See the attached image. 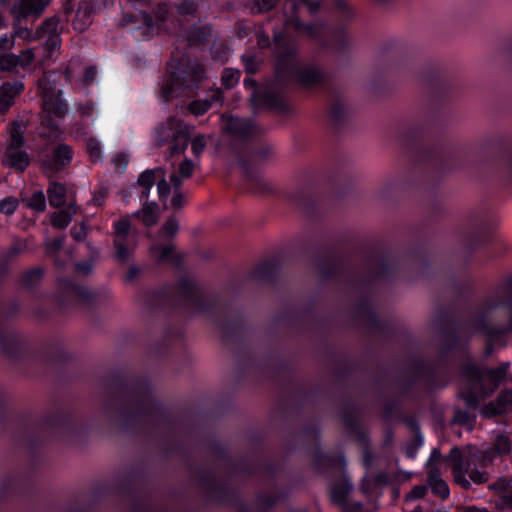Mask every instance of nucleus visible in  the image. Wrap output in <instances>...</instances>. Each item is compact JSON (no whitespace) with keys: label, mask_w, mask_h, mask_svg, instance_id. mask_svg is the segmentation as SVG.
<instances>
[{"label":"nucleus","mask_w":512,"mask_h":512,"mask_svg":"<svg viewBox=\"0 0 512 512\" xmlns=\"http://www.w3.org/2000/svg\"><path fill=\"white\" fill-rule=\"evenodd\" d=\"M420 83L428 87L430 101L424 120L420 119L418 108V217L420 212H425L431 219L438 220L444 213L443 179L453 172L470 171V154L455 144L447 132L452 96V84L447 75L438 66L424 70L418 63V85ZM425 264L418 240V275Z\"/></svg>","instance_id":"nucleus-1"},{"label":"nucleus","mask_w":512,"mask_h":512,"mask_svg":"<svg viewBox=\"0 0 512 512\" xmlns=\"http://www.w3.org/2000/svg\"><path fill=\"white\" fill-rule=\"evenodd\" d=\"M435 332V354L425 361L418 350V383L423 381L430 392L446 387L453 376L456 354L465 355L467 361L461 365L460 373L469 383L480 387L484 397H490L505 381L509 362L497 367L482 369L469 353L471 333L466 323L450 313L448 306L436 308L432 320Z\"/></svg>","instance_id":"nucleus-2"},{"label":"nucleus","mask_w":512,"mask_h":512,"mask_svg":"<svg viewBox=\"0 0 512 512\" xmlns=\"http://www.w3.org/2000/svg\"><path fill=\"white\" fill-rule=\"evenodd\" d=\"M277 77L285 83L299 84L305 88L321 85L325 72L316 65H302L298 59L296 42L283 33L274 34Z\"/></svg>","instance_id":"nucleus-3"},{"label":"nucleus","mask_w":512,"mask_h":512,"mask_svg":"<svg viewBox=\"0 0 512 512\" xmlns=\"http://www.w3.org/2000/svg\"><path fill=\"white\" fill-rule=\"evenodd\" d=\"M204 78L203 66L196 60L183 56L165 79L162 96L167 101L173 97L188 96L198 89Z\"/></svg>","instance_id":"nucleus-4"},{"label":"nucleus","mask_w":512,"mask_h":512,"mask_svg":"<svg viewBox=\"0 0 512 512\" xmlns=\"http://www.w3.org/2000/svg\"><path fill=\"white\" fill-rule=\"evenodd\" d=\"M42 95L43 110L40 114L41 126L49 129V133H41L45 138H56L60 134L56 119H62L68 112L67 103L61 98L62 91L56 90L45 73L37 82Z\"/></svg>","instance_id":"nucleus-5"},{"label":"nucleus","mask_w":512,"mask_h":512,"mask_svg":"<svg viewBox=\"0 0 512 512\" xmlns=\"http://www.w3.org/2000/svg\"><path fill=\"white\" fill-rule=\"evenodd\" d=\"M446 461L452 467L455 482L463 489L470 488V480L478 485L488 481L489 475L485 464L483 462L478 464L474 457L465 455L457 446L450 450Z\"/></svg>","instance_id":"nucleus-6"},{"label":"nucleus","mask_w":512,"mask_h":512,"mask_svg":"<svg viewBox=\"0 0 512 512\" xmlns=\"http://www.w3.org/2000/svg\"><path fill=\"white\" fill-rule=\"evenodd\" d=\"M468 165L470 171H466L467 173L485 181L497 182L502 187H512V149L498 160L485 159L474 162L470 155Z\"/></svg>","instance_id":"nucleus-7"},{"label":"nucleus","mask_w":512,"mask_h":512,"mask_svg":"<svg viewBox=\"0 0 512 512\" xmlns=\"http://www.w3.org/2000/svg\"><path fill=\"white\" fill-rule=\"evenodd\" d=\"M493 228L494 219L491 214L478 213L471 216L462 237L463 246L470 256L478 250L489 249L494 245Z\"/></svg>","instance_id":"nucleus-8"},{"label":"nucleus","mask_w":512,"mask_h":512,"mask_svg":"<svg viewBox=\"0 0 512 512\" xmlns=\"http://www.w3.org/2000/svg\"><path fill=\"white\" fill-rule=\"evenodd\" d=\"M191 137V127L176 117H169L155 129V145L169 144L171 156L185 152Z\"/></svg>","instance_id":"nucleus-9"},{"label":"nucleus","mask_w":512,"mask_h":512,"mask_svg":"<svg viewBox=\"0 0 512 512\" xmlns=\"http://www.w3.org/2000/svg\"><path fill=\"white\" fill-rule=\"evenodd\" d=\"M300 7H306L310 14H314L319 9V2L312 0H287L283 8L285 30L292 29L300 36L319 40L323 35V25L319 23L303 24L298 18Z\"/></svg>","instance_id":"nucleus-10"},{"label":"nucleus","mask_w":512,"mask_h":512,"mask_svg":"<svg viewBox=\"0 0 512 512\" xmlns=\"http://www.w3.org/2000/svg\"><path fill=\"white\" fill-rule=\"evenodd\" d=\"M159 408L147 392L135 393L132 399L117 412L119 425L128 427L144 422L158 412Z\"/></svg>","instance_id":"nucleus-11"},{"label":"nucleus","mask_w":512,"mask_h":512,"mask_svg":"<svg viewBox=\"0 0 512 512\" xmlns=\"http://www.w3.org/2000/svg\"><path fill=\"white\" fill-rule=\"evenodd\" d=\"M175 297L197 312H207L215 302L213 295L206 294L197 281L190 276L179 279L174 289Z\"/></svg>","instance_id":"nucleus-12"},{"label":"nucleus","mask_w":512,"mask_h":512,"mask_svg":"<svg viewBox=\"0 0 512 512\" xmlns=\"http://www.w3.org/2000/svg\"><path fill=\"white\" fill-rule=\"evenodd\" d=\"M130 233L131 221L129 215L120 218L114 223L113 245L115 247V258L121 263L129 260L135 246Z\"/></svg>","instance_id":"nucleus-13"},{"label":"nucleus","mask_w":512,"mask_h":512,"mask_svg":"<svg viewBox=\"0 0 512 512\" xmlns=\"http://www.w3.org/2000/svg\"><path fill=\"white\" fill-rule=\"evenodd\" d=\"M73 154L74 151L70 145L65 143L56 145L51 155L46 156L41 162L43 173L49 179L56 177L59 172L66 169L71 164Z\"/></svg>","instance_id":"nucleus-14"},{"label":"nucleus","mask_w":512,"mask_h":512,"mask_svg":"<svg viewBox=\"0 0 512 512\" xmlns=\"http://www.w3.org/2000/svg\"><path fill=\"white\" fill-rule=\"evenodd\" d=\"M63 28L60 26V19L58 16H52L42 22V24L36 29L34 38L39 40L46 37L44 49L47 52V56L60 48L61 46V32Z\"/></svg>","instance_id":"nucleus-15"},{"label":"nucleus","mask_w":512,"mask_h":512,"mask_svg":"<svg viewBox=\"0 0 512 512\" xmlns=\"http://www.w3.org/2000/svg\"><path fill=\"white\" fill-rule=\"evenodd\" d=\"M277 72V65L275 66ZM290 86L289 83L279 81L277 74L275 80L258 95L259 103L267 108L284 111L287 108L282 91L285 87Z\"/></svg>","instance_id":"nucleus-16"},{"label":"nucleus","mask_w":512,"mask_h":512,"mask_svg":"<svg viewBox=\"0 0 512 512\" xmlns=\"http://www.w3.org/2000/svg\"><path fill=\"white\" fill-rule=\"evenodd\" d=\"M58 285L61 294L66 299H71L78 304L92 305L96 300V294L90 291L88 288L79 286L69 279L61 278L58 280Z\"/></svg>","instance_id":"nucleus-17"},{"label":"nucleus","mask_w":512,"mask_h":512,"mask_svg":"<svg viewBox=\"0 0 512 512\" xmlns=\"http://www.w3.org/2000/svg\"><path fill=\"white\" fill-rule=\"evenodd\" d=\"M52 0H19L11 9L12 14H18V18L38 19L50 5Z\"/></svg>","instance_id":"nucleus-18"},{"label":"nucleus","mask_w":512,"mask_h":512,"mask_svg":"<svg viewBox=\"0 0 512 512\" xmlns=\"http://www.w3.org/2000/svg\"><path fill=\"white\" fill-rule=\"evenodd\" d=\"M223 129L236 139L246 140L257 133V128L249 119L230 117Z\"/></svg>","instance_id":"nucleus-19"},{"label":"nucleus","mask_w":512,"mask_h":512,"mask_svg":"<svg viewBox=\"0 0 512 512\" xmlns=\"http://www.w3.org/2000/svg\"><path fill=\"white\" fill-rule=\"evenodd\" d=\"M24 90V83L19 80L4 82L0 87V113H6L14 104L15 98Z\"/></svg>","instance_id":"nucleus-20"},{"label":"nucleus","mask_w":512,"mask_h":512,"mask_svg":"<svg viewBox=\"0 0 512 512\" xmlns=\"http://www.w3.org/2000/svg\"><path fill=\"white\" fill-rule=\"evenodd\" d=\"M512 404V392L506 390L501 392L495 400L487 403L482 409V415L485 418H494L502 416L507 412Z\"/></svg>","instance_id":"nucleus-21"},{"label":"nucleus","mask_w":512,"mask_h":512,"mask_svg":"<svg viewBox=\"0 0 512 512\" xmlns=\"http://www.w3.org/2000/svg\"><path fill=\"white\" fill-rule=\"evenodd\" d=\"M142 201V208L130 217L139 218L145 227H152L156 225L160 219V208L156 202H149L147 200Z\"/></svg>","instance_id":"nucleus-22"},{"label":"nucleus","mask_w":512,"mask_h":512,"mask_svg":"<svg viewBox=\"0 0 512 512\" xmlns=\"http://www.w3.org/2000/svg\"><path fill=\"white\" fill-rule=\"evenodd\" d=\"M93 6L90 1L83 0L79 3L75 19L72 22L74 30L85 31L92 23Z\"/></svg>","instance_id":"nucleus-23"},{"label":"nucleus","mask_w":512,"mask_h":512,"mask_svg":"<svg viewBox=\"0 0 512 512\" xmlns=\"http://www.w3.org/2000/svg\"><path fill=\"white\" fill-rule=\"evenodd\" d=\"M427 483L434 496L443 500L449 497V486L447 482L441 477L438 468H432L429 470Z\"/></svg>","instance_id":"nucleus-24"},{"label":"nucleus","mask_w":512,"mask_h":512,"mask_svg":"<svg viewBox=\"0 0 512 512\" xmlns=\"http://www.w3.org/2000/svg\"><path fill=\"white\" fill-rule=\"evenodd\" d=\"M397 144L404 154L408 156L413 155L416 146V134L413 124L400 127L397 135Z\"/></svg>","instance_id":"nucleus-25"},{"label":"nucleus","mask_w":512,"mask_h":512,"mask_svg":"<svg viewBox=\"0 0 512 512\" xmlns=\"http://www.w3.org/2000/svg\"><path fill=\"white\" fill-rule=\"evenodd\" d=\"M3 164L22 173L30 164V157L23 149L5 151Z\"/></svg>","instance_id":"nucleus-26"},{"label":"nucleus","mask_w":512,"mask_h":512,"mask_svg":"<svg viewBox=\"0 0 512 512\" xmlns=\"http://www.w3.org/2000/svg\"><path fill=\"white\" fill-rule=\"evenodd\" d=\"M162 171L161 168L148 169L139 175L136 184L142 189L140 192V200L148 199L150 190L154 184L158 182Z\"/></svg>","instance_id":"nucleus-27"},{"label":"nucleus","mask_w":512,"mask_h":512,"mask_svg":"<svg viewBox=\"0 0 512 512\" xmlns=\"http://www.w3.org/2000/svg\"><path fill=\"white\" fill-rule=\"evenodd\" d=\"M468 385L459 393V397L465 402L467 408L476 409L479 407L482 395L480 387L474 383L467 382Z\"/></svg>","instance_id":"nucleus-28"},{"label":"nucleus","mask_w":512,"mask_h":512,"mask_svg":"<svg viewBox=\"0 0 512 512\" xmlns=\"http://www.w3.org/2000/svg\"><path fill=\"white\" fill-rule=\"evenodd\" d=\"M49 204L54 208L63 206L66 202V187L64 184L51 181L47 188Z\"/></svg>","instance_id":"nucleus-29"},{"label":"nucleus","mask_w":512,"mask_h":512,"mask_svg":"<svg viewBox=\"0 0 512 512\" xmlns=\"http://www.w3.org/2000/svg\"><path fill=\"white\" fill-rule=\"evenodd\" d=\"M44 273V268L39 266L24 271L20 276V285L27 290H32L40 284Z\"/></svg>","instance_id":"nucleus-30"},{"label":"nucleus","mask_w":512,"mask_h":512,"mask_svg":"<svg viewBox=\"0 0 512 512\" xmlns=\"http://www.w3.org/2000/svg\"><path fill=\"white\" fill-rule=\"evenodd\" d=\"M78 207L74 203H70L66 209L54 212L51 216V224L55 228L65 229L77 213Z\"/></svg>","instance_id":"nucleus-31"},{"label":"nucleus","mask_w":512,"mask_h":512,"mask_svg":"<svg viewBox=\"0 0 512 512\" xmlns=\"http://www.w3.org/2000/svg\"><path fill=\"white\" fill-rule=\"evenodd\" d=\"M352 489L353 486L348 479H341L334 483L331 489V497L333 502L337 505L344 504Z\"/></svg>","instance_id":"nucleus-32"},{"label":"nucleus","mask_w":512,"mask_h":512,"mask_svg":"<svg viewBox=\"0 0 512 512\" xmlns=\"http://www.w3.org/2000/svg\"><path fill=\"white\" fill-rule=\"evenodd\" d=\"M241 166L246 173L247 178L252 184L251 190L255 193H267L271 191V185L265 181L260 175L253 174L248 171V163L246 161L241 162Z\"/></svg>","instance_id":"nucleus-33"},{"label":"nucleus","mask_w":512,"mask_h":512,"mask_svg":"<svg viewBox=\"0 0 512 512\" xmlns=\"http://www.w3.org/2000/svg\"><path fill=\"white\" fill-rule=\"evenodd\" d=\"M480 334L486 337L485 341L494 343V344H502L505 342V334L506 330L497 325L490 324L485 329H483Z\"/></svg>","instance_id":"nucleus-34"},{"label":"nucleus","mask_w":512,"mask_h":512,"mask_svg":"<svg viewBox=\"0 0 512 512\" xmlns=\"http://www.w3.org/2000/svg\"><path fill=\"white\" fill-rule=\"evenodd\" d=\"M211 34V29L208 26L194 27L188 35L187 40L190 45H200L205 43Z\"/></svg>","instance_id":"nucleus-35"},{"label":"nucleus","mask_w":512,"mask_h":512,"mask_svg":"<svg viewBox=\"0 0 512 512\" xmlns=\"http://www.w3.org/2000/svg\"><path fill=\"white\" fill-rule=\"evenodd\" d=\"M175 251V245H161L155 244L151 246L150 253L151 256L158 262L168 260L172 257L173 252Z\"/></svg>","instance_id":"nucleus-36"},{"label":"nucleus","mask_w":512,"mask_h":512,"mask_svg":"<svg viewBox=\"0 0 512 512\" xmlns=\"http://www.w3.org/2000/svg\"><path fill=\"white\" fill-rule=\"evenodd\" d=\"M179 231V222L175 216H170L163 223L162 227L159 230L160 237L164 238H174Z\"/></svg>","instance_id":"nucleus-37"},{"label":"nucleus","mask_w":512,"mask_h":512,"mask_svg":"<svg viewBox=\"0 0 512 512\" xmlns=\"http://www.w3.org/2000/svg\"><path fill=\"white\" fill-rule=\"evenodd\" d=\"M348 115V109L346 105L340 101L335 100L330 107V116L335 124L342 123Z\"/></svg>","instance_id":"nucleus-38"},{"label":"nucleus","mask_w":512,"mask_h":512,"mask_svg":"<svg viewBox=\"0 0 512 512\" xmlns=\"http://www.w3.org/2000/svg\"><path fill=\"white\" fill-rule=\"evenodd\" d=\"M13 15L15 16V21L13 24V36L19 37V38H22L25 40H29V41L36 40L34 38L35 32H32V30L29 28L21 26V20L23 18H18V14H13Z\"/></svg>","instance_id":"nucleus-39"},{"label":"nucleus","mask_w":512,"mask_h":512,"mask_svg":"<svg viewBox=\"0 0 512 512\" xmlns=\"http://www.w3.org/2000/svg\"><path fill=\"white\" fill-rule=\"evenodd\" d=\"M27 206L36 212H43L46 208V198L43 191H35L31 195Z\"/></svg>","instance_id":"nucleus-40"},{"label":"nucleus","mask_w":512,"mask_h":512,"mask_svg":"<svg viewBox=\"0 0 512 512\" xmlns=\"http://www.w3.org/2000/svg\"><path fill=\"white\" fill-rule=\"evenodd\" d=\"M16 342V336L13 333L0 331V347L6 354L13 353Z\"/></svg>","instance_id":"nucleus-41"},{"label":"nucleus","mask_w":512,"mask_h":512,"mask_svg":"<svg viewBox=\"0 0 512 512\" xmlns=\"http://www.w3.org/2000/svg\"><path fill=\"white\" fill-rule=\"evenodd\" d=\"M19 65L18 56L11 53L0 55V70L1 71H13Z\"/></svg>","instance_id":"nucleus-42"},{"label":"nucleus","mask_w":512,"mask_h":512,"mask_svg":"<svg viewBox=\"0 0 512 512\" xmlns=\"http://www.w3.org/2000/svg\"><path fill=\"white\" fill-rule=\"evenodd\" d=\"M240 71L232 68H226L223 71L221 81L226 88H232L239 80Z\"/></svg>","instance_id":"nucleus-43"},{"label":"nucleus","mask_w":512,"mask_h":512,"mask_svg":"<svg viewBox=\"0 0 512 512\" xmlns=\"http://www.w3.org/2000/svg\"><path fill=\"white\" fill-rule=\"evenodd\" d=\"M272 155L273 150L270 146L260 147L253 151L250 156V161L254 164H259L268 160Z\"/></svg>","instance_id":"nucleus-44"},{"label":"nucleus","mask_w":512,"mask_h":512,"mask_svg":"<svg viewBox=\"0 0 512 512\" xmlns=\"http://www.w3.org/2000/svg\"><path fill=\"white\" fill-rule=\"evenodd\" d=\"M352 43V38L345 31L336 33L333 37V46L336 50L342 51L348 48Z\"/></svg>","instance_id":"nucleus-45"},{"label":"nucleus","mask_w":512,"mask_h":512,"mask_svg":"<svg viewBox=\"0 0 512 512\" xmlns=\"http://www.w3.org/2000/svg\"><path fill=\"white\" fill-rule=\"evenodd\" d=\"M24 145V137L22 133L14 129L11 132L9 143L5 149V151H16L18 149H22Z\"/></svg>","instance_id":"nucleus-46"},{"label":"nucleus","mask_w":512,"mask_h":512,"mask_svg":"<svg viewBox=\"0 0 512 512\" xmlns=\"http://www.w3.org/2000/svg\"><path fill=\"white\" fill-rule=\"evenodd\" d=\"M157 189L160 201L163 202V207L166 209V199L170 193V184L165 179V173L162 171V174L159 177L157 182Z\"/></svg>","instance_id":"nucleus-47"},{"label":"nucleus","mask_w":512,"mask_h":512,"mask_svg":"<svg viewBox=\"0 0 512 512\" xmlns=\"http://www.w3.org/2000/svg\"><path fill=\"white\" fill-rule=\"evenodd\" d=\"M508 306H512V293L509 292V296L497 301L487 300L485 302V309L488 313L494 311L500 307L507 308Z\"/></svg>","instance_id":"nucleus-48"},{"label":"nucleus","mask_w":512,"mask_h":512,"mask_svg":"<svg viewBox=\"0 0 512 512\" xmlns=\"http://www.w3.org/2000/svg\"><path fill=\"white\" fill-rule=\"evenodd\" d=\"M474 331L480 333L483 329H485L488 325L491 324L489 320V313L487 311H480L474 318Z\"/></svg>","instance_id":"nucleus-49"},{"label":"nucleus","mask_w":512,"mask_h":512,"mask_svg":"<svg viewBox=\"0 0 512 512\" xmlns=\"http://www.w3.org/2000/svg\"><path fill=\"white\" fill-rule=\"evenodd\" d=\"M496 505L502 510H512V489L503 490L498 496Z\"/></svg>","instance_id":"nucleus-50"},{"label":"nucleus","mask_w":512,"mask_h":512,"mask_svg":"<svg viewBox=\"0 0 512 512\" xmlns=\"http://www.w3.org/2000/svg\"><path fill=\"white\" fill-rule=\"evenodd\" d=\"M87 152L90 156L91 161H93V162L99 161L101 159L100 143L94 138L88 139Z\"/></svg>","instance_id":"nucleus-51"},{"label":"nucleus","mask_w":512,"mask_h":512,"mask_svg":"<svg viewBox=\"0 0 512 512\" xmlns=\"http://www.w3.org/2000/svg\"><path fill=\"white\" fill-rule=\"evenodd\" d=\"M18 207V200L14 197H7L0 201V212L12 215Z\"/></svg>","instance_id":"nucleus-52"},{"label":"nucleus","mask_w":512,"mask_h":512,"mask_svg":"<svg viewBox=\"0 0 512 512\" xmlns=\"http://www.w3.org/2000/svg\"><path fill=\"white\" fill-rule=\"evenodd\" d=\"M279 0H255L251 6V12L262 13L272 9Z\"/></svg>","instance_id":"nucleus-53"},{"label":"nucleus","mask_w":512,"mask_h":512,"mask_svg":"<svg viewBox=\"0 0 512 512\" xmlns=\"http://www.w3.org/2000/svg\"><path fill=\"white\" fill-rule=\"evenodd\" d=\"M211 106L209 105V101L205 100H195L189 104V111L194 115H202L207 112Z\"/></svg>","instance_id":"nucleus-54"},{"label":"nucleus","mask_w":512,"mask_h":512,"mask_svg":"<svg viewBox=\"0 0 512 512\" xmlns=\"http://www.w3.org/2000/svg\"><path fill=\"white\" fill-rule=\"evenodd\" d=\"M179 14L181 15H194L197 6L193 0H180L177 5Z\"/></svg>","instance_id":"nucleus-55"},{"label":"nucleus","mask_w":512,"mask_h":512,"mask_svg":"<svg viewBox=\"0 0 512 512\" xmlns=\"http://www.w3.org/2000/svg\"><path fill=\"white\" fill-rule=\"evenodd\" d=\"M206 138L204 135H198L192 139L191 148L193 151V154L197 157L200 156V154L204 151L206 147Z\"/></svg>","instance_id":"nucleus-56"},{"label":"nucleus","mask_w":512,"mask_h":512,"mask_svg":"<svg viewBox=\"0 0 512 512\" xmlns=\"http://www.w3.org/2000/svg\"><path fill=\"white\" fill-rule=\"evenodd\" d=\"M279 497L275 494H263L259 496L258 505L261 509H267L277 503Z\"/></svg>","instance_id":"nucleus-57"},{"label":"nucleus","mask_w":512,"mask_h":512,"mask_svg":"<svg viewBox=\"0 0 512 512\" xmlns=\"http://www.w3.org/2000/svg\"><path fill=\"white\" fill-rule=\"evenodd\" d=\"M242 60L248 73L254 74L258 70L257 58L252 54H244Z\"/></svg>","instance_id":"nucleus-58"},{"label":"nucleus","mask_w":512,"mask_h":512,"mask_svg":"<svg viewBox=\"0 0 512 512\" xmlns=\"http://www.w3.org/2000/svg\"><path fill=\"white\" fill-rule=\"evenodd\" d=\"M65 238L58 237L46 242V250L48 254H55L60 251L64 245Z\"/></svg>","instance_id":"nucleus-59"},{"label":"nucleus","mask_w":512,"mask_h":512,"mask_svg":"<svg viewBox=\"0 0 512 512\" xmlns=\"http://www.w3.org/2000/svg\"><path fill=\"white\" fill-rule=\"evenodd\" d=\"M71 236L75 241H83L87 236V228L84 223L71 228Z\"/></svg>","instance_id":"nucleus-60"},{"label":"nucleus","mask_w":512,"mask_h":512,"mask_svg":"<svg viewBox=\"0 0 512 512\" xmlns=\"http://www.w3.org/2000/svg\"><path fill=\"white\" fill-rule=\"evenodd\" d=\"M194 169V164L190 159H185L179 165V173L183 178H189Z\"/></svg>","instance_id":"nucleus-61"},{"label":"nucleus","mask_w":512,"mask_h":512,"mask_svg":"<svg viewBox=\"0 0 512 512\" xmlns=\"http://www.w3.org/2000/svg\"><path fill=\"white\" fill-rule=\"evenodd\" d=\"M441 460H444L447 464H449L447 461H446V457H443L442 454H441V451L439 448H434L432 451H431V454H430V457L426 463V465L428 467H430V469L432 468H435V464H437L438 462H440Z\"/></svg>","instance_id":"nucleus-62"},{"label":"nucleus","mask_w":512,"mask_h":512,"mask_svg":"<svg viewBox=\"0 0 512 512\" xmlns=\"http://www.w3.org/2000/svg\"><path fill=\"white\" fill-rule=\"evenodd\" d=\"M170 203L173 210L178 211L182 209L185 204V197L183 193L175 191Z\"/></svg>","instance_id":"nucleus-63"},{"label":"nucleus","mask_w":512,"mask_h":512,"mask_svg":"<svg viewBox=\"0 0 512 512\" xmlns=\"http://www.w3.org/2000/svg\"><path fill=\"white\" fill-rule=\"evenodd\" d=\"M343 512H361L363 505L360 502H350L345 500L344 504L339 505Z\"/></svg>","instance_id":"nucleus-64"}]
</instances>
